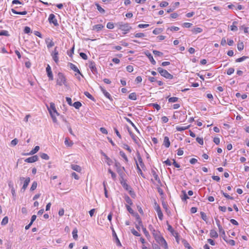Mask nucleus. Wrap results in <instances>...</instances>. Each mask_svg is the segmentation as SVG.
I'll use <instances>...</instances> for the list:
<instances>
[{
	"label": "nucleus",
	"mask_w": 249,
	"mask_h": 249,
	"mask_svg": "<svg viewBox=\"0 0 249 249\" xmlns=\"http://www.w3.org/2000/svg\"><path fill=\"white\" fill-rule=\"evenodd\" d=\"M192 32L195 34L200 33L202 32V29L199 27H196L193 29Z\"/></svg>",
	"instance_id": "obj_39"
},
{
	"label": "nucleus",
	"mask_w": 249,
	"mask_h": 249,
	"mask_svg": "<svg viewBox=\"0 0 249 249\" xmlns=\"http://www.w3.org/2000/svg\"><path fill=\"white\" fill-rule=\"evenodd\" d=\"M107 27L109 29H112L114 27V24L112 22H108L107 25Z\"/></svg>",
	"instance_id": "obj_60"
},
{
	"label": "nucleus",
	"mask_w": 249,
	"mask_h": 249,
	"mask_svg": "<svg viewBox=\"0 0 249 249\" xmlns=\"http://www.w3.org/2000/svg\"><path fill=\"white\" fill-rule=\"evenodd\" d=\"M46 72L47 73V75L49 77V79L50 80H53V74L51 70V68L50 66L49 65H47V67L46 68Z\"/></svg>",
	"instance_id": "obj_13"
},
{
	"label": "nucleus",
	"mask_w": 249,
	"mask_h": 249,
	"mask_svg": "<svg viewBox=\"0 0 249 249\" xmlns=\"http://www.w3.org/2000/svg\"><path fill=\"white\" fill-rule=\"evenodd\" d=\"M40 156L42 159L45 160H48L49 159V156L46 153H41Z\"/></svg>",
	"instance_id": "obj_47"
},
{
	"label": "nucleus",
	"mask_w": 249,
	"mask_h": 249,
	"mask_svg": "<svg viewBox=\"0 0 249 249\" xmlns=\"http://www.w3.org/2000/svg\"><path fill=\"white\" fill-rule=\"evenodd\" d=\"M157 71L160 73V74L162 76H163L167 79H172L173 78V76L172 74L169 73L167 71L162 69V68H160V67L158 68L157 69Z\"/></svg>",
	"instance_id": "obj_3"
},
{
	"label": "nucleus",
	"mask_w": 249,
	"mask_h": 249,
	"mask_svg": "<svg viewBox=\"0 0 249 249\" xmlns=\"http://www.w3.org/2000/svg\"><path fill=\"white\" fill-rule=\"evenodd\" d=\"M0 36H9L8 32L6 30H2L0 32Z\"/></svg>",
	"instance_id": "obj_59"
},
{
	"label": "nucleus",
	"mask_w": 249,
	"mask_h": 249,
	"mask_svg": "<svg viewBox=\"0 0 249 249\" xmlns=\"http://www.w3.org/2000/svg\"><path fill=\"white\" fill-rule=\"evenodd\" d=\"M221 193L223 194V195L227 198L233 200V197L232 196H231L230 195H229L228 194L224 193L223 191H221Z\"/></svg>",
	"instance_id": "obj_53"
},
{
	"label": "nucleus",
	"mask_w": 249,
	"mask_h": 249,
	"mask_svg": "<svg viewBox=\"0 0 249 249\" xmlns=\"http://www.w3.org/2000/svg\"><path fill=\"white\" fill-rule=\"evenodd\" d=\"M162 31V29L161 28H155L153 31V33L155 35H158Z\"/></svg>",
	"instance_id": "obj_40"
},
{
	"label": "nucleus",
	"mask_w": 249,
	"mask_h": 249,
	"mask_svg": "<svg viewBox=\"0 0 249 249\" xmlns=\"http://www.w3.org/2000/svg\"><path fill=\"white\" fill-rule=\"evenodd\" d=\"M148 229L149 230L152 232V234H153V233H156V232H157L158 231H156L155 230V229L154 228L153 226L151 225H150L149 226H148Z\"/></svg>",
	"instance_id": "obj_62"
},
{
	"label": "nucleus",
	"mask_w": 249,
	"mask_h": 249,
	"mask_svg": "<svg viewBox=\"0 0 249 249\" xmlns=\"http://www.w3.org/2000/svg\"><path fill=\"white\" fill-rule=\"evenodd\" d=\"M134 160L135 161L136 168H137V172H138V174H140L143 177V174L142 173V169H141V168L140 167V166L139 165L137 160H136V159H134Z\"/></svg>",
	"instance_id": "obj_27"
},
{
	"label": "nucleus",
	"mask_w": 249,
	"mask_h": 249,
	"mask_svg": "<svg viewBox=\"0 0 249 249\" xmlns=\"http://www.w3.org/2000/svg\"><path fill=\"white\" fill-rule=\"evenodd\" d=\"M120 182L124 188L129 192L130 194H131V188L127 184L126 182V180L124 179V178H121Z\"/></svg>",
	"instance_id": "obj_7"
},
{
	"label": "nucleus",
	"mask_w": 249,
	"mask_h": 249,
	"mask_svg": "<svg viewBox=\"0 0 249 249\" xmlns=\"http://www.w3.org/2000/svg\"><path fill=\"white\" fill-rule=\"evenodd\" d=\"M163 145H164L166 148H168L170 146V142L169 139L167 136H165L164 137Z\"/></svg>",
	"instance_id": "obj_21"
},
{
	"label": "nucleus",
	"mask_w": 249,
	"mask_h": 249,
	"mask_svg": "<svg viewBox=\"0 0 249 249\" xmlns=\"http://www.w3.org/2000/svg\"><path fill=\"white\" fill-rule=\"evenodd\" d=\"M57 85L62 86L63 84L65 86H67L66 84V78L64 74L61 72H59L57 76L56 79Z\"/></svg>",
	"instance_id": "obj_2"
},
{
	"label": "nucleus",
	"mask_w": 249,
	"mask_h": 249,
	"mask_svg": "<svg viewBox=\"0 0 249 249\" xmlns=\"http://www.w3.org/2000/svg\"><path fill=\"white\" fill-rule=\"evenodd\" d=\"M18 7H16L15 8H12L11 9V11L14 13V14H18V15H25L27 14V12L26 11H22V12H18V11H17L16 9H18Z\"/></svg>",
	"instance_id": "obj_19"
},
{
	"label": "nucleus",
	"mask_w": 249,
	"mask_h": 249,
	"mask_svg": "<svg viewBox=\"0 0 249 249\" xmlns=\"http://www.w3.org/2000/svg\"><path fill=\"white\" fill-rule=\"evenodd\" d=\"M84 95L90 100L94 101V98L88 91L84 92Z\"/></svg>",
	"instance_id": "obj_41"
},
{
	"label": "nucleus",
	"mask_w": 249,
	"mask_h": 249,
	"mask_svg": "<svg viewBox=\"0 0 249 249\" xmlns=\"http://www.w3.org/2000/svg\"><path fill=\"white\" fill-rule=\"evenodd\" d=\"M68 65L69 66L71 70H72L75 72H76L78 73L79 74H81L82 76V75L80 71L79 70L78 68L74 64H72L71 63H69Z\"/></svg>",
	"instance_id": "obj_17"
},
{
	"label": "nucleus",
	"mask_w": 249,
	"mask_h": 249,
	"mask_svg": "<svg viewBox=\"0 0 249 249\" xmlns=\"http://www.w3.org/2000/svg\"><path fill=\"white\" fill-rule=\"evenodd\" d=\"M136 155H137L138 160L139 162L140 166H141V167L142 169H143L145 167V165L142 161V158L141 157V155H140V153L139 152V151L137 152Z\"/></svg>",
	"instance_id": "obj_15"
},
{
	"label": "nucleus",
	"mask_w": 249,
	"mask_h": 249,
	"mask_svg": "<svg viewBox=\"0 0 249 249\" xmlns=\"http://www.w3.org/2000/svg\"><path fill=\"white\" fill-rule=\"evenodd\" d=\"M71 168L73 170L77 172H80L81 171V168L80 166L76 164H71Z\"/></svg>",
	"instance_id": "obj_25"
},
{
	"label": "nucleus",
	"mask_w": 249,
	"mask_h": 249,
	"mask_svg": "<svg viewBox=\"0 0 249 249\" xmlns=\"http://www.w3.org/2000/svg\"><path fill=\"white\" fill-rule=\"evenodd\" d=\"M196 141L200 145H203V139L202 138L197 137L196 138Z\"/></svg>",
	"instance_id": "obj_61"
},
{
	"label": "nucleus",
	"mask_w": 249,
	"mask_h": 249,
	"mask_svg": "<svg viewBox=\"0 0 249 249\" xmlns=\"http://www.w3.org/2000/svg\"><path fill=\"white\" fill-rule=\"evenodd\" d=\"M178 98L176 97H170L169 98L168 101L170 103H175V102H177L178 101Z\"/></svg>",
	"instance_id": "obj_46"
},
{
	"label": "nucleus",
	"mask_w": 249,
	"mask_h": 249,
	"mask_svg": "<svg viewBox=\"0 0 249 249\" xmlns=\"http://www.w3.org/2000/svg\"><path fill=\"white\" fill-rule=\"evenodd\" d=\"M124 199L125 201L127 202V203L129 204L130 205H132L133 204L132 201L128 196H125Z\"/></svg>",
	"instance_id": "obj_35"
},
{
	"label": "nucleus",
	"mask_w": 249,
	"mask_h": 249,
	"mask_svg": "<svg viewBox=\"0 0 249 249\" xmlns=\"http://www.w3.org/2000/svg\"><path fill=\"white\" fill-rule=\"evenodd\" d=\"M46 43L48 48H50L54 45V43L52 39H50L49 38H46L45 40Z\"/></svg>",
	"instance_id": "obj_20"
},
{
	"label": "nucleus",
	"mask_w": 249,
	"mask_h": 249,
	"mask_svg": "<svg viewBox=\"0 0 249 249\" xmlns=\"http://www.w3.org/2000/svg\"><path fill=\"white\" fill-rule=\"evenodd\" d=\"M49 112L50 115H51V117L52 118L53 121L54 123L57 122V119L55 115L52 113V111L51 110V109H49Z\"/></svg>",
	"instance_id": "obj_55"
},
{
	"label": "nucleus",
	"mask_w": 249,
	"mask_h": 249,
	"mask_svg": "<svg viewBox=\"0 0 249 249\" xmlns=\"http://www.w3.org/2000/svg\"><path fill=\"white\" fill-rule=\"evenodd\" d=\"M95 5L96 6L97 9L100 12V13L102 14L105 13V10L103 8H102L98 3H95Z\"/></svg>",
	"instance_id": "obj_33"
},
{
	"label": "nucleus",
	"mask_w": 249,
	"mask_h": 249,
	"mask_svg": "<svg viewBox=\"0 0 249 249\" xmlns=\"http://www.w3.org/2000/svg\"><path fill=\"white\" fill-rule=\"evenodd\" d=\"M48 21L50 24H53L55 26H58L59 25L55 16L53 14H51L49 15Z\"/></svg>",
	"instance_id": "obj_6"
},
{
	"label": "nucleus",
	"mask_w": 249,
	"mask_h": 249,
	"mask_svg": "<svg viewBox=\"0 0 249 249\" xmlns=\"http://www.w3.org/2000/svg\"><path fill=\"white\" fill-rule=\"evenodd\" d=\"M113 236L115 238L117 245L118 246L121 247L122 246L121 243L119 238H118L116 233H115V232L114 230H113Z\"/></svg>",
	"instance_id": "obj_28"
},
{
	"label": "nucleus",
	"mask_w": 249,
	"mask_h": 249,
	"mask_svg": "<svg viewBox=\"0 0 249 249\" xmlns=\"http://www.w3.org/2000/svg\"><path fill=\"white\" fill-rule=\"evenodd\" d=\"M237 24V21H233L232 25L231 26V30L232 31H237L238 30L237 27L236 25Z\"/></svg>",
	"instance_id": "obj_31"
},
{
	"label": "nucleus",
	"mask_w": 249,
	"mask_h": 249,
	"mask_svg": "<svg viewBox=\"0 0 249 249\" xmlns=\"http://www.w3.org/2000/svg\"><path fill=\"white\" fill-rule=\"evenodd\" d=\"M57 47H55L54 51H53V53H52V56L53 57V60L56 63H58L59 61V58H58V52L57 50Z\"/></svg>",
	"instance_id": "obj_9"
},
{
	"label": "nucleus",
	"mask_w": 249,
	"mask_h": 249,
	"mask_svg": "<svg viewBox=\"0 0 249 249\" xmlns=\"http://www.w3.org/2000/svg\"><path fill=\"white\" fill-rule=\"evenodd\" d=\"M244 44L243 42L238 43L237 44V49L239 51H241L244 49Z\"/></svg>",
	"instance_id": "obj_51"
},
{
	"label": "nucleus",
	"mask_w": 249,
	"mask_h": 249,
	"mask_svg": "<svg viewBox=\"0 0 249 249\" xmlns=\"http://www.w3.org/2000/svg\"><path fill=\"white\" fill-rule=\"evenodd\" d=\"M189 126H190V125H188L186 126H177L176 127V129L178 131H182L187 129L189 127Z\"/></svg>",
	"instance_id": "obj_32"
},
{
	"label": "nucleus",
	"mask_w": 249,
	"mask_h": 249,
	"mask_svg": "<svg viewBox=\"0 0 249 249\" xmlns=\"http://www.w3.org/2000/svg\"><path fill=\"white\" fill-rule=\"evenodd\" d=\"M125 207L127 209V210L130 213L134 215L136 213H134V211L132 210V209L128 205H126Z\"/></svg>",
	"instance_id": "obj_45"
},
{
	"label": "nucleus",
	"mask_w": 249,
	"mask_h": 249,
	"mask_svg": "<svg viewBox=\"0 0 249 249\" xmlns=\"http://www.w3.org/2000/svg\"><path fill=\"white\" fill-rule=\"evenodd\" d=\"M89 67L93 73H97L95 63L93 61H90L89 63Z\"/></svg>",
	"instance_id": "obj_10"
},
{
	"label": "nucleus",
	"mask_w": 249,
	"mask_h": 249,
	"mask_svg": "<svg viewBox=\"0 0 249 249\" xmlns=\"http://www.w3.org/2000/svg\"><path fill=\"white\" fill-rule=\"evenodd\" d=\"M37 185V183L36 181H34L32 184L31 187L30 188L31 191H33L35 189H36Z\"/></svg>",
	"instance_id": "obj_44"
},
{
	"label": "nucleus",
	"mask_w": 249,
	"mask_h": 249,
	"mask_svg": "<svg viewBox=\"0 0 249 249\" xmlns=\"http://www.w3.org/2000/svg\"><path fill=\"white\" fill-rule=\"evenodd\" d=\"M72 106L74 107L76 109H79L82 106V104L81 102L77 101L72 104Z\"/></svg>",
	"instance_id": "obj_36"
},
{
	"label": "nucleus",
	"mask_w": 249,
	"mask_h": 249,
	"mask_svg": "<svg viewBox=\"0 0 249 249\" xmlns=\"http://www.w3.org/2000/svg\"><path fill=\"white\" fill-rule=\"evenodd\" d=\"M29 49H34V48L36 47V45L35 41H31L29 43Z\"/></svg>",
	"instance_id": "obj_43"
},
{
	"label": "nucleus",
	"mask_w": 249,
	"mask_h": 249,
	"mask_svg": "<svg viewBox=\"0 0 249 249\" xmlns=\"http://www.w3.org/2000/svg\"><path fill=\"white\" fill-rule=\"evenodd\" d=\"M19 180L20 181L24 180L23 185L21 189V191L24 192L30 182V178L29 177H27L26 178H24V177H20Z\"/></svg>",
	"instance_id": "obj_5"
},
{
	"label": "nucleus",
	"mask_w": 249,
	"mask_h": 249,
	"mask_svg": "<svg viewBox=\"0 0 249 249\" xmlns=\"http://www.w3.org/2000/svg\"><path fill=\"white\" fill-rule=\"evenodd\" d=\"M115 25L118 27L119 30L124 32L123 33L124 34H127L132 29L131 26L128 23H125L123 22H119L116 23Z\"/></svg>",
	"instance_id": "obj_1"
},
{
	"label": "nucleus",
	"mask_w": 249,
	"mask_h": 249,
	"mask_svg": "<svg viewBox=\"0 0 249 249\" xmlns=\"http://www.w3.org/2000/svg\"><path fill=\"white\" fill-rule=\"evenodd\" d=\"M132 233L136 236H140L141 234L136 231L134 229H133L131 230Z\"/></svg>",
	"instance_id": "obj_63"
},
{
	"label": "nucleus",
	"mask_w": 249,
	"mask_h": 249,
	"mask_svg": "<svg viewBox=\"0 0 249 249\" xmlns=\"http://www.w3.org/2000/svg\"><path fill=\"white\" fill-rule=\"evenodd\" d=\"M39 150V146H36L29 153H26L24 154L25 155H33L35 153H36Z\"/></svg>",
	"instance_id": "obj_23"
},
{
	"label": "nucleus",
	"mask_w": 249,
	"mask_h": 249,
	"mask_svg": "<svg viewBox=\"0 0 249 249\" xmlns=\"http://www.w3.org/2000/svg\"><path fill=\"white\" fill-rule=\"evenodd\" d=\"M115 166L116 167L117 172L120 176L121 178H124V176H125V174L124 173V171H125L124 167H122L120 163L117 161L115 163Z\"/></svg>",
	"instance_id": "obj_4"
},
{
	"label": "nucleus",
	"mask_w": 249,
	"mask_h": 249,
	"mask_svg": "<svg viewBox=\"0 0 249 249\" xmlns=\"http://www.w3.org/2000/svg\"><path fill=\"white\" fill-rule=\"evenodd\" d=\"M210 235L211 238H216L218 236L217 232L214 230H211L210 231Z\"/></svg>",
	"instance_id": "obj_24"
},
{
	"label": "nucleus",
	"mask_w": 249,
	"mask_h": 249,
	"mask_svg": "<svg viewBox=\"0 0 249 249\" xmlns=\"http://www.w3.org/2000/svg\"><path fill=\"white\" fill-rule=\"evenodd\" d=\"M153 53L155 55L159 56H162L163 55V53L162 52H160L157 51V50H153Z\"/></svg>",
	"instance_id": "obj_52"
},
{
	"label": "nucleus",
	"mask_w": 249,
	"mask_h": 249,
	"mask_svg": "<svg viewBox=\"0 0 249 249\" xmlns=\"http://www.w3.org/2000/svg\"><path fill=\"white\" fill-rule=\"evenodd\" d=\"M167 225L168 227L167 230L175 237L176 240L178 241V233L174 231L172 227L168 223V222H167Z\"/></svg>",
	"instance_id": "obj_11"
},
{
	"label": "nucleus",
	"mask_w": 249,
	"mask_h": 249,
	"mask_svg": "<svg viewBox=\"0 0 249 249\" xmlns=\"http://www.w3.org/2000/svg\"><path fill=\"white\" fill-rule=\"evenodd\" d=\"M225 241L227 243H229L230 245H231V246H234L235 244V241L233 240H232V239H230V240H227L226 239V238Z\"/></svg>",
	"instance_id": "obj_58"
},
{
	"label": "nucleus",
	"mask_w": 249,
	"mask_h": 249,
	"mask_svg": "<svg viewBox=\"0 0 249 249\" xmlns=\"http://www.w3.org/2000/svg\"><path fill=\"white\" fill-rule=\"evenodd\" d=\"M119 153H120V156L122 158H124V160L125 162H127L128 160L127 157L126 156V155L125 154V153L123 151H120Z\"/></svg>",
	"instance_id": "obj_38"
},
{
	"label": "nucleus",
	"mask_w": 249,
	"mask_h": 249,
	"mask_svg": "<svg viewBox=\"0 0 249 249\" xmlns=\"http://www.w3.org/2000/svg\"><path fill=\"white\" fill-rule=\"evenodd\" d=\"M151 173L155 179L160 184H161V181L160 179V178L158 176V175L157 174L156 171L154 169H152Z\"/></svg>",
	"instance_id": "obj_18"
},
{
	"label": "nucleus",
	"mask_w": 249,
	"mask_h": 249,
	"mask_svg": "<svg viewBox=\"0 0 249 249\" xmlns=\"http://www.w3.org/2000/svg\"><path fill=\"white\" fill-rule=\"evenodd\" d=\"M123 147L127 150L129 153H131L132 152V150L131 149V148H130V147L126 144H124L123 145Z\"/></svg>",
	"instance_id": "obj_64"
},
{
	"label": "nucleus",
	"mask_w": 249,
	"mask_h": 249,
	"mask_svg": "<svg viewBox=\"0 0 249 249\" xmlns=\"http://www.w3.org/2000/svg\"><path fill=\"white\" fill-rule=\"evenodd\" d=\"M159 244L162 246L164 249H168L167 243L164 239L162 240V241H160Z\"/></svg>",
	"instance_id": "obj_29"
},
{
	"label": "nucleus",
	"mask_w": 249,
	"mask_h": 249,
	"mask_svg": "<svg viewBox=\"0 0 249 249\" xmlns=\"http://www.w3.org/2000/svg\"><path fill=\"white\" fill-rule=\"evenodd\" d=\"M247 58H248L247 56H243L241 57L236 59L235 61L236 62H242V61H244L245 60H246Z\"/></svg>",
	"instance_id": "obj_54"
},
{
	"label": "nucleus",
	"mask_w": 249,
	"mask_h": 249,
	"mask_svg": "<svg viewBox=\"0 0 249 249\" xmlns=\"http://www.w3.org/2000/svg\"><path fill=\"white\" fill-rule=\"evenodd\" d=\"M182 193L183 194V196L181 198L182 200H186V199L189 198V197L186 194L185 191L183 190L182 191Z\"/></svg>",
	"instance_id": "obj_57"
},
{
	"label": "nucleus",
	"mask_w": 249,
	"mask_h": 249,
	"mask_svg": "<svg viewBox=\"0 0 249 249\" xmlns=\"http://www.w3.org/2000/svg\"><path fill=\"white\" fill-rule=\"evenodd\" d=\"M144 54L148 58L149 60L153 65L156 64V62L155 60L154 59L153 56L148 51H146L144 53Z\"/></svg>",
	"instance_id": "obj_14"
},
{
	"label": "nucleus",
	"mask_w": 249,
	"mask_h": 249,
	"mask_svg": "<svg viewBox=\"0 0 249 249\" xmlns=\"http://www.w3.org/2000/svg\"><path fill=\"white\" fill-rule=\"evenodd\" d=\"M200 215L202 218V219L204 220L205 221H207V216L206 214L205 213L203 212H200Z\"/></svg>",
	"instance_id": "obj_56"
},
{
	"label": "nucleus",
	"mask_w": 249,
	"mask_h": 249,
	"mask_svg": "<svg viewBox=\"0 0 249 249\" xmlns=\"http://www.w3.org/2000/svg\"><path fill=\"white\" fill-rule=\"evenodd\" d=\"M38 160V156L37 155H35L29 158L26 159L24 161L28 163H33L37 161Z\"/></svg>",
	"instance_id": "obj_12"
},
{
	"label": "nucleus",
	"mask_w": 249,
	"mask_h": 249,
	"mask_svg": "<svg viewBox=\"0 0 249 249\" xmlns=\"http://www.w3.org/2000/svg\"><path fill=\"white\" fill-rule=\"evenodd\" d=\"M77 232H78L77 230L76 229H75L73 230L72 232L73 238L75 240H77V239L78 238Z\"/></svg>",
	"instance_id": "obj_42"
},
{
	"label": "nucleus",
	"mask_w": 249,
	"mask_h": 249,
	"mask_svg": "<svg viewBox=\"0 0 249 249\" xmlns=\"http://www.w3.org/2000/svg\"><path fill=\"white\" fill-rule=\"evenodd\" d=\"M64 142L65 145L68 146H71L73 144L72 142L71 141H70L69 139L68 138H65Z\"/></svg>",
	"instance_id": "obj_34"
},
{
	"label": "nucleus",
	"mask_w": 249,
	"mask_h": 249,
	"mask_svg": "<svg viewBox=\"0 0 249 249\" xmlns=\"http://www.w3.org/2000/svg\"><path fill=\"white\" fill-rule=\"evenodd\" d=\"M8 217L7 216H5L3 218V219L1 222V225H5L8 223Z\"/></svg>",
	"instance_id": "obj_48"
},
{
	"label": "nucleus",
	"mask_w": 249,
	"mask_h": 249,
	"mask_svg": "<svg viewBox=\"0 0 249 249\" xmlns=\"http://www.w3.org/2000/svg\"><path fill=\"white\" fill-rule=\"evenodd\" d=\"M100 89H101V91H102L103 93L104 94V95L107 97V98L108 99H109L110 101H112L113 100V99L111 97V96L110 95V94L107 92L106 91V90L105 89H104L103 87H100Z\"/></svg>",
	"instance_id": "obj_16"
},
{
	"label": "nucleus",
	"mask_w": 249,
	"mask_h": 249,
	"mask_svg": "<svg viewBox=\"0 0 249 249\" xmlns=\"http://www.w3.org/2000/svg\"><path fill=\"white\" fill-rule=\"evenodd\" d=\"M51 109L52 111V113H55L56 115L58 116L59 113L57 112L56 109L55 108V105L54 103H51L50 108H48V110Z\"/></svg>",
	"instance_id": "obj_22"
},
{
	"label": "nucleus",
	"mask_w": 249,
	"mask_h": 249,
	"mask_svg": "<svg viewBox=\"0 0 249 249\" xmlns=\"http://www.w3.org/2000/svg\"><path fill=\"white\" fill-rule=\"evenodd\" d=\"M142 231H143V233L144 234L145 236L147 238H148L149 237H150V235L149 234V232L146 230V228H144L143 226H142Z\"/></svg>",
	"instance_id": "obj_50"
},
{
	"label": "nucleus",
	"mask_w": 249,
	"mask_h": 249,
	"mask_svg": "<svg viewBox=\"0 0 249 249\" xmlns=\"http://www.w3.org/2000/svg\"><path fill=\"white\" fill-rule=\"evenodd\" d=\"M221 230H219V232H220V233L221 234V236H222L223 239L224 240H225V239L226 238V236L225 231L223 230V228H221Z\"/></svg>",
	"instance_id": "obj_49"
},
{
	"label": "nucleus",
	"mask_w": 249,
	"mask_h": 249,
	"mask_svg": "<svg viewBox=\"0 0 249 249\" xmlns=\"http://www.w3.org/2000/svg\"><path fill=\"white\" fill-rule=\"evenodd\" d=\"M128 98L129 99L136 100H137V95L135 92H132L129 95Z\"/></svg>",
	"instance_id": "obj_37"
},
{
	"label": "nucleus",
	"mask_w": 249,
	"mask_h": 249,
	"mask_svg": "<svg viewBox=\"0 0 249 249\" xmlns=\"http://www.w3.org/2000/svg\"><path fill=\"white\" fill-rule=\"evenodd\" d=\"M153 237H154L155 240L159 244L160 243V241H162V240L164 239V238L161 235L159 231H158L156 233H153Z\"/></svg>",
	"instance_id": "obj_8"
},
{
	"label": "nucleus",
	"mask_w": 249,
	"mask_h": 249,
	"mask_svg": "<svg viewBox=\"0 0 249 249\" xmlns=\"http://www.w3.org/2000/svg\"><path fill=\"white\" fill-rule=\"evenodd\" d=\"M104 26L102 24H97L93 26V30H96L97 31H99L103 28Z\"/></svg>",
	"instance_id": "obj_30"
},
{
	"label": "nucleus",
	"mask_w": 249,
	"mask_h": 249,
	"mask_svg": "<svg viewBox=\"0 0 249 249\" xmlns=\"http://www.w3.org/2000/svg\"><path fill=\"white\" fill-rule=\"evenodd\" d=\"M133 216H134L136 219L137 221L138 222V224L141 226V227H142V221L141 220V218L140 216V215L138 214V213H136Z\"/></svg>",
	"instance_id": "obj_26"
}]
</instances>
